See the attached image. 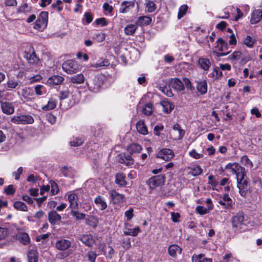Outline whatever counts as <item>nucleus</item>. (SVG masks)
<instances>
[{
  "instance_id": "f8f14e48",
  "label": "nucleus",
  "mask_w": 262,
  "mask_h": 262,
  "mask_svg": "<svg viewBox=\"0 0 262 262\" xmlns=\"http://www.w3.org/2000/svg\"><path fill=\"white\" fill-rule=\"evenodd\" d=\"M111 199L114 204L119 203L124 201L125 196L123 194H120L114 190L108 191Z\"/></svg>"
},
{
  "instance_id": "bf43d9fd",
  "label": "nucleus",
  "mask_w": 262,
  "mask_h": 262,
  "mask_svg": "<svg viewBox=\"0 0 262 262\" xmlns=\"http://www.w3.org/2000/svg\"><path fill=\"white\" fill-rule=\"evenodd\" d=\"M83 143V140L80 138H75L70 142V145L72 146H78Z\"/></svg>"
},
{
  "instance_id": "338daca9",
  "label": "nucleus",
  "mask_w": 262,
  "mask_h": 262,
  "mask_svg": "<svg viewBox=\"0 0 262 262\" xmlns=\"http://www.w3.org/2000/svg\"><path fill=\"white\" fill-rule=\"evenodd\" d=\"M171 217L172 221L174 223H178L180 222V214L178 212H171Z\"/></svg>"
},
{
  "instance_id": "864d4df0",
  "label": "nucleus",
  "mask_w": 262,
  "mask_h": 262,
  "mask_svg": "<svg viewBox=\"0 0 262 262\" xmlns=\"http://www.w3.org/2000/svg\"><path fill=\"white\" fill-rule=\"evenodd\" d=\"M103 9L106 15H110V16L112 15V13L113 10L112 6L110 5L107 3H105L103 5Z\"/></svg>"
},
{
  "instance_id": "e433bc0d",
  "label": "nucleus",
  "mask_w": 262,
  "mask_h": 262,
  "mask_svg": "<svg viewBox=\"0 0 262 262\" xmlns=\"http://www.w3.org/2000/svg\"><path fill=\"white\" fill-rule=\"evenodd\" d=\"M115 182L120 186H124L126 185L125 180V176L121 173H118L116 175Z\"/></svg>"
},
{
  "instance_id": "603ef678",
  "label": "nucleus",
  "mask_w": 262,
  "mask_h": 262,
  "mask_svg": "<svg viewBox=\"0 0 262 262\" xmlns=\"http://www.w3.org/2000/svg\"><path fill=\"white\" fill-rule=\"evenodd\" d=\"M120 162L127 166H130L133 164V160L129 156H122L120 159Z\"/></svg>"
},
{
  "instance_id": "aec40b11",
  "label": "nucleus",
  "mask_w": 262,
  "mask_h": 262,
  "mask_svg": "<svg viewBox=\"0 0 262 262\" xmlns=\"http://www.w3.org/2000/svg\"><path fill=\"white\" fill-rule=\"evenodd\" d=\"M1 108L3 112L7 115L12 114L14 112V107L10 103L2 102Z\"/></svg>"
},
{
  "instance_id": "c756f323",
  "label": "nucleus",
  "mask_w": 262,
  "mask_h": 262,
  "mask_svg": "<svg viewBox=\"0 0 262 262\" xmlns=\"http://www.w3.org/2000/svg\"><path fill=\"white\" fill-rule=\"evenodd\" d=\"M85 78L84 75L81 74H78L70 78V81L74 84H82L84 82Z\"/></svg>"
},
{
  "instance_id": "de8ad7c7",
  "label": "nucleus",
  "mask_w": 262,
  "mask_h": 262,
  "mask_svg": "<svg viewBox=\"0 0 262 262\" xmlns=\"http://www.w3.org/2000/svg\"><path fill=\"white\" fill-rule=\"evenodd\" d=\"M153 111V106L151 103H148L145 104L142 109L143 113L147 115H150Z\"/></svg>"
},
{
  "instance_id": "2f4dec72",
  "label": "nucleus",
  "mask_w": 262,
  "mask_h": 262,
  "mask_svg": "<svg viewBox=\"0 0 262 262\" xmlns=\"http://www.w3.org/2000/svg\"><path fill=\"white\" fill-rule=\"evenodd\" d=\"M95 204L100 208V210H103L107 207V204L105 199L101 196H97L94 200Z\"/></svg>"
},
{
  "instance_id": "69168bd1",
  "label": "nucleus",
  "mask_w": 262,
  "mask_h": 262,
  "mask_svg": "<svg viewBox=\"0 0 262 262\" xmlns=\"http://www.w3.org/2000/svg\"><path fill=\"white\" fill-rule=\"evenodd\" d=\"M133 212L134 210L132 208H129L125 212L124 215L127 218V221H130L133 218L134 216Z\"/></svg>"
},
{
  "instance_id": "f257e3e1",
  "label": "nucleus",
  "mask_w": 262,
  "mask_h": 262,
  "mask_svg": "<svg viewBox=\"0 0 262 262\" xmlns=\"http://www.w3.org/2000/svg\"><path fill=\"white\" fill-rule=\"evenodd\" d=\"M48 20V13L41 12L35 21L33 28L38 31L42 32L47 28Z\"/></svg>"
},
{
  "instance_id": "052dcab7",
  "label": "nucleus",
  "mask_w": 262,
  "mask_h": 262,
  "mask_svg": "<svg viewBox=\"0 0 262 262\" xmlns=\"http://www.w3.org/2000/svg\"><path fill=\"white\" fill-rule=\"evenodd\" d=\"M146 8L148 12H152L156 10V5L152 1H149L146 4Z\"/></svg>"
},
{
  "instance_id": "bb28decb",
  "label": "nucleus",
  "mask_w": 262,
  "mask_h": 262,
  "mask_svg": "<svg viewBox=\"0 0 262 262\" xmlns=\"http://www.w3.org/2000/svg\"><path fill=\"white\" fill-rule=\"evenodd\" d=\"M141 146L137 143H132L130 144L127 147V151L130 154H138L142 150Z\"/></svg>"
},
{
  "instance_id": "0e129e2a",
  "label": "nucleus",
  "mask_w": 262,
  "mask_h": 262,
  "mask_svg": "<svg viewBox=\"0 0 262 262\" xmlns=\"http://www.w3.org/2000/svg\"><path fill=\"white\" fill-rule=\"evenodd\" d=\"M46 118L48 121L52 124H55L56 121V117L51 113L48 114Z\"/></svg>"
},
{
  "instance_id": "37998d69",
  "label": "nucleus",
  "mask_w": 262,
  "mask_h": 262,
  "mask_svg": "<svg viewBox=\"0 0 262 262\" xmlns=\"http://www.w3.org/2000/svg\"><path fill=\"white\" fill-rule=\"evenodd\" d=\"M151 18L149 16H141L139 17L137 24L140 25H148L151 22Z\"/></svg>"
},
{
  "instance_id": "ddd939ff",
  "label": "nucleus",
  "mask_w": 262,
  "mask_h": 262,
  "mask_svg": "<svg viewBox=\"0 0 262 262\" xmlns=\"http://www.w3.org/2000/svg\"><path fill=\"white\" fill-rule=\"evenodd\" d=\"M169 85L178 92L182 91L185 89L183 82L177 78L171 79L169 81Z\"/></svg>"
},
{
  "instance_id": "393cba45",
  "label": "nucleus",
  "mask_w": 262,
  "mask_h": 262,
  "mask_svg": "<svg viewBox=\"0 0 262 262\" xmlns=\"http://www.w3.org/2000/svg\"><path fill=\"white\" fill-rule=\"evenodd\" d=\"M256 43V39L253 36L247 35L243 39V43L249 48H253Z\"/></svg>"
},
{
  "instance_id": "13d9d810",
  "label": "nucleus",
  "mask_w": 262,
  "mask_h": 262,
  "mask_svg": "<svg viewBox=\"0 0 262 262\" xmlns=\"http://www.w3.org/2000/svg\"><path fill=\"white\" fill-rule=\"evenodd\" d=\"M59 191L58 187L55 182H53L51 183V190L50 193L51 195H54L58 193Z\"/></svg>"
},
{
  "instance_id": "dca6fc26",
  "label": "nucleus",
  "mask_w": 262,
  "mask_h": 262,
  "mask_svg": "<svg viewBox=\"0 0 262 262\" xmlns=\"http://www.w3.org/2000/svg\"><path fill=\"white\" fill-rule=\"evenodd\" d=\"M71 245L70 241L65 239L58 240L55 243L56 248L61 251L66 250Z\"/></svg>"
},
{
  "instance_id": "423d86ee",
  "label": "nucleus",
  "mask_w": 262,
  "mask_h": 262,
  "mask_svg": "<svg viewBox=\"0 0 262 262\" xmlns=\"http://www.w3.org/2000/svg\"><path fill=\"white\" fill-rule=\"evenodd\" d=\"M165 181L164 175L160 174L154 176L148 180L147 184L151 189H154L156 187L163 185Z\"/></svg>"
},
{
  "instance_id": "b1692460",
  "label": "nucleus",
  "mask_w": 262,
  "mask_h": 262,
  "mask_svg": "<svg viewBox=\"0 0 262 262\" xmlns=\"http://www.w3.org/2000/svg\"><path fill=\"white\" fill-rule=\"evenodd\" d=\"M160 104L163 107V111L167 114L170 113L174 107V104L167 100H162Z\"/></svg>"
},
{
  "instance_id": "9d476101",
  "label": "nucleus",
  "mask_w": 262,
  "mask_h": 262,
  "mask_svg": "<svg viewBox=\"0 0 262 262\" xmlns=\"http://www.w3.org/2000/svg\"><path fill=\"white\" fill-rule=\"evenodd\" d=\"M225 169L232 174H235L236 177L237 175L241 174V173H244L245 170V169L237 163H228L225 166Z\"/></svg>"
},
{
  "instance_id": "20e7f679",
  "label": "nucleus",
  "mask_w": 262,
  "mask_h": 262,
  "mask_svg": "<svg viewBox=\"0 0 262 262\" xmlns=\"http://www.w3.org/2000/svg\"><path fill=\"white\" fill-rule=\"evenodd\" d=\"M24 57L31 64H37L39 62V59L36 56L34 48L29 46L24 52Z\"/></svg>"
},
{
  "instance_id": "0eeeda50",
  "label": "nucleus",
  "mask_w": 262,
  "mask_h": 262,
  "mask_svg": "<svg viewBox=\"0 0 262 262\" xmlns=\"http://www.w3.org/2000/svg\"><path fill=\"white\" fill-rule=\"evenodd\" d=\"M11 121L16 124H32L34 121V118L29 115H20L13 116Z\"/></svg>"
},
{
  "instance_id": "ea45409f",
  "label": "nucleus",
  "mask_w": 262,
  "mask_h": 262,
  "mask_svg": "<svg viewBox=\"0 0 262 262\" xmlns=\"http://www.w3.org/2000/svg\"><path fill=\"white\" fill-rule=\"evenodd\" d=\"M172 128L175 133L178 134V136L177 137V139L181 140L184 136L185 131L181 128L180 126L178 124H174Z\"/></svg>"
},
{
  "instance_id": "412c9836",
  "label": "nucleus",
  "mask_w": 262,
  "mask_h": 262,
  "mask_svg": "<svg viewBox=\"0 0 262 262\" xmlns=\"http://www.w3.org/2000/svg\"><path fill=\"white\" fill-rule=\"evenodd\" d=\"M136 128L138 132L140 134L146 135L148 133L147 127L143 120H139L137 123Z\"/></svg>"
},
{
  "instance_id": "a18cd8bd",
  "label": "nucleus",
  "mask_w": 262,
  "mask_h": 262,
  "mask_svg": "<svg viewBox=\"0 0 262 262\" xmlns=\"http://www.w3.org/2000/svg\"><path fill=\"white\" fill-rule=\"evenodd\" d=\"M211 210H212V207L211 206L207 207V208H205L202 206H198L196 207V212L201 215H204V214H207Z\"/></svg>"
},
{
  "instance_id": "58836bf2",
  "label": "nucleus",
  "mask_w": 262,
  "mask_h": 262,
  "mask_svg": "<svg viewBox=\"0 0 262 262\" xmlns=\"http://www.w3.org/2000/svg\"><path fill=\"white\" fill-rule=\"evenodd\" d=\"M241 163L247 168H252L253 164L247 156H243L241 158Z\"/></svg>"
},
{
  "instance_id": "09e8293b",
  "label": "nucleus",
  "mask_w": 262,
  "mask_h": 262,
  "mask_svg": "<svg viewBox=\"0 0 262 262\" xmlns=\"http://www.w3.org/2000/svg\"><path fill=\"white\" fill-rule=\"evenodd\" d=\"M211 75L213 79H217L222 77V72L219 68L215 67L213 69Z\"/></svg>"
},
{
  "instance_id": "1a4fd4ad",
  "label": "nucleus",
  "mask_w": 262,
  "mask_h": 262,
  "mask_svg": "<svg viewBox=\"0 0 262 262\" xmlns=\"http://www.w3.org/2000/svg\"><path fill=\"white\" fill-rule=\"evenodd\" d=\"M174 156V154L173 151L168 148H163L159 150L156 155L157 158L162 159L165 161L171 160Z\"/></svg>"
},
{
  "instance_id": "a878e982",
  "label": "nucleus",
  "mask_w": 262,
  "mask_h": 262,
  "mask_svg": "<svg viewBox=\"0 0 262 262\" xmlns=\"http://www.w3.org/2000/svg\"><path fill=\"white\" fill-rule=\"evenodd\" d=\"M134 4L132 2H123L122 3L119 9V12L122 13H127L129 10L133 8Z\"/></svg>"
},
{
  "instance_id": "5fc2aeb1",
  "label": "nucleus",
  "mask_w": 262,
  "mask_h": 262,
  "mask_svg": "<svg viewBox=\"0 0 262 262\" xmlns=\"http://www.w3.org/2000/svg\"><path fill=\"white\" fill-rule=\"evenodd\" d=\"M71 213L77 220H83L85 217L84 214L80 213L77 211L74 210L73 209H72L71 211Z\"/></svg>"
},
{
  "instance_id": "8fccbe9b",
  "label": "nucleus",
  "mask_w": 262,
  "mask_h": 262,
  "mask_svg": "<svg viewBox=\"0 0 262 262\" xmlns=\"http://www.w3.org/2000/svg\"><path fill=\"white\" fill-rule=\"evenodd\" d=\"M188 8V7L186 5H183L179 8V12L178 13V18L179 19L182 18L185 15Z\"/></svg>"
},
{
  "instance_id": "49530a36",
  "label": "nucleus",
  "mask_w": 262,
  "mask_h": 262,
  "mask_svg": "<svg viewBox=\"0 0 262 262\" xmlns=\"http://www.w3.org/2000/svg\"><path fill=\"white\" fill-rule=\"evenodd\" d=\"M35 93L38 96L44 95L47 92L46 88L42 85H37L34 88Z\"/></svg>"
},
{
  "instance_id": "5701e85b",
  "label": "nucleus",
  "mask_w": 262,
  "mask_h": 262,
  "mask_svg": "<svg viewBox=\"0 0 262 262\" xmlns=\"http://www.w3.org/2000/svg\"><path fill=\"white\" fill-rule=\"evenodd\" d=\"M192 262H212V258H207L203 254H194L191 258Z\"/></svg>"
},
{
  "instance_id": "680f3d73",
  "label": "nucleus",
  "mask_w": 262,
  "mask_h": 262,
  "mask_svg": "<svg viewBox=\"0 0 262 262\" xmlns=\"http://www.w3.org/2000/svg\"><path fill=\"white\" fill-rule=\"evenodd\" d=\"M62 2L61 0H57L55 3L51 5L53 9H56V6H58V12H61L63 10L62 6H61Z\"/></svg>"
},
{
  "instance_id": "4468645a",
  "label": "nucleus",
  "mask_w": 262,
  "mask_h": 262,
  "mask_svg": "<svg viewBox=\"0 0 262 262\" xmlns=\"http://www.w3.org/2000/svg\"><path fill=\"white\" fill-rule=\"evenodd\" d=\"M260 9H255L251 14L250 22L252 24H255L262 18V3L260 6Z\"/></svg>"
},
{
  "instance_id": "6e6d98bb",
  "label": "nucleus",
  "mask_w": 262,
  "mask_h": 262,
  "mask_svg": "<svg viewBox=\"0 0 262 262\" xmlns=\"http://www.w3.org/2000/svg\"><path fill=\"white\" fill-rule=\"evenodd\" d=\"M189 155L194 159H199L203 157V154L198 153L195 149L190 151Z\"/></svg>"
},
{
  "instance_id": "79ce46f5",
  "label": "nucleus",
  "mask_w": 262,
  "mask_h": 262,
  "mask_svg": "<svg viewBox=\"0 0 262 262\" xmlns=\"http://www.w3.org/2000/svg\"><path fill=\"white\" fill-rule=\"evenodd\" d=\"M13 207L17 210L21 211H27L28 210V207L26 205L20 201H16L14 203Z\"/></svg>"
},
{
  "instance_id": "9b49d317",
  "label": "nucleus",
  "mask_w": 262,
  "mask_h": 262,
  "mask_svg": "<svg viewBox=\"0 0 262 262\" xmlns=\"http://www.w3.org/2000/svg\"><path fill=\"white\" fill-rule=\"evenodd\" d=\"M79 195L74 193L68 194V200L70 203V206L72 209L78 208L79 205H81L82 202L79 200Z\"/></svg>"
},
{
  "instance_id": "7ed1b4c3",
  "label": "nucleus",
  "mask_w": 262,
  "mask_h": 262,
  "mask_svg": "<svg viewBox=\"0 0 262 262\" xmlns=\"http://www.w3.org/2000/svg\"><path fill=\"white\" fill-rule=\"evenodd\" d=\"M231 222L232 227L235 231L241 232L246 229V223L243 214H237L234 216L232 218Z\"/></svg>"
},
{
  "instance_id": "3c124183",
  "label": "nucleus",
  "mask_w": 262,
  "mask_h": 262,
  "mask_svg": "<svg viewBox=\"0 0 262 262\" xmlns=\"http://www.w3.org/2000/svg\"><path fill=\"white\" fill-rule=\"evenodd\" d=\"M108 64V62L107 60L103 59H100L95 63L92 64L91 67L92 68H100L103 66H105Z\"/></svg>"
},
{
  "instance_id": "f704fd0d",
  "label": "nucleus",
  "mask_w": 262,
  "mask_h": 262,
  "mask_svg": "<svg viewBox=\"0 0 262 262\" xmlns=\"http://www.w3.org/2000/svg\"><path fill=\"white\" fill-rule=\"evenodd\" d=\"M57 104V100L56 99L51 98L49 100L48 104L42 107V109L46 111L52 110L56 107Z\"/></svg>"
},
{
  "instance_id": "e2e57ef3",
  "label": "nucleus",
  "mask_w": 262,
  "mask_h": 262,
  "mask_svg": "<svg viewBox=\"0 0 262 262\" xmlns=\"http://www.w3.org/2000/svg\"><path fill=\"white\" fill-rule=\"evenodd\" d=\"M8 234V229L4 227H0V240L4 239Z\"/></svg>"
},
{
  "instance_id": "4c0bfd02",
  "label": "nucleus",
  "mask_w": 262,
  "mask_h": 262,
  "mask_svg": "<svg viewBox=\"0 0 262 262\" xmlns=\"http://www.w3.org/2000/svg\"><path fill=\"white\" fill-rule=\"evenodd\" d=\"M6 85L8 89L12 90L16 89L19 86V82L14 78H10L8 79Z\"/></svg>"
},
{
  "instance_id": "6e6552de",
  "label": "nucleus",
  "mask_w": 262,
  "mask_h": 262,
  "mask_svg": "<svg viewBox=\"0 0 262 262\" xmlns=\"http://www.w3.org/2000/svg\"><path fill=\"white\" fill-rule=\"evenodd\" d=\"M102 77L101 75L95 76L94 79L87 82V85L89 90L93 92H97L100 90L102 84Z\"/></svg>"
},
{
  "instance_id": "f3484780",
  "label": "nucleus",
  "mask_w": 262,
  "mask_h": 262,
  "mask_svg": "<svg viewBox=\"0 0 262 262\" xmlns=\"http://www.w3.org/2000/svg\"><path fill=\"white\" fill-rule=\"evenodd\" d=\"M64 80V78L59 75H53L49 77L47 80V84L50 86L61 84Z\"/></svg>"
},
{
  "instance_id": "7c9ffc66",
  "label": "nucleus",
  "mask_w": 262,
  "mask_h": 262,
  "mask_svg": "<svg viewBox=\"0 0 262 262\" xmlns=\"http://www.w3.org/2000/svg\"><path fill=\"white\" fill-rule=\"evenodd\" d=\"M168 251L169 254L172 257H176L181 253V249L177 245H170Z\"/></svg>"
},
{
  "instance_id": "6ab92c4d",
  "label": "nucleus",
  "mask_w": 262,
  "mask_h": 262,
  "mask_svg": "<svg viewBox=\"0 0 262 262\" xmlns=\"http://www.w3.org/2000/svg\"><path fill=\"white\" fill-rule=\"evenodd\" d=\"M196 90L201 95L205 94L207 92V83L205 80L196 81Z\"/></svg>"
},
{
  "instance_id": "c03bdc74",
  "label": "nucleus",
  "mask_w": 262,
  "mask_h": 262,
  "mask_svg": "<svg viewBox=\"0 0 262 262\" xmlns=\"http://www.w3.org/2000/svg\"><path fill=\"white\" fill-rule=\"evenodd\" d=\"M29 262H38V253L35 250H31L28 254Z\"/></svg>"
},
{
  "instance_id": "a19ab883",
  "label": "nucleus",
  "mask_w": 262,
  "mask_h": 262,
  "mask_svg": "<svg viewBox=\"0 0 262 262\" xmlns=\"http://www.w3.org/2000/svg\"><path fill=\"white\" fill-rule=\"evenodd\" d=\"M140 232V229L139 227H136L133 229H126L124 231V233L126 235H130L133 236H137Z\"/></svg>"
},
{
  "instance_id": "4d7b16f0",
  "label": "nucleus",
  "mask_w": 262,
  "mask_h": 262,
  "mask_svg": "<svg viewBox=\"0 0 262 262\" xmlns=\"http://www.w3.org/2000/svg\"><path fill=\"white\" fill-rule=\"evenodd\" d=\"M164 129L163 125L161 124H158L154 127V134L157 136L160 135V132Z\"/></svg>"
},
{
  "instance_id": "cd10ccee",
  "label": "nucleus",
  "mask_w": 262,
  "mask_h": 262,
  "mask_svg": "<svg viewBox=\"0 0 262 262\" xmlns=\"http://www.w3.org/2000/svg\"><path fill=\"white\" fill-rule=\"evenodd\" d=\"M198 63L200 68L205 71H208L211 66L210 61L206 58H199Z\"/></svg>"
},
{
  "instance_id": "72a5a7b5",
  "label": "nucleus",
  "mask_w": 262,
  "mask_h": 262,
  "mask_svg": "<svg viewBox=\"0 0 262 262\" xmlns=\"http://www.w3.org/2000/svg\"><path fill=\"white\" fill-rule=\"evenodd\" d=\"M21 94L23 97L27 100L33 98L34 94L32 90L30 88H24L22 89Z\"/></svg>"
},
{
  "instance_id": "c85d7f7f",
  "label": "nucleus",
  "mask_w": 262,
  "mask_h": 262,
  "mask_svg": "<svg viewBox=\"0 0 262 262\" xmlns=\"http://www.w3.org/2000/svg\"><path fill=\"white\" fill-rule=\"evenodd\" d=\"M188 169L190 170L188 173L194 177L200 175L203 172V169L198 165L190 166L188 167Z\"/></svg>"
},
{
  "instance_id": "4be33fe9",
  "label": "nucleus",
  "mask_w": 262,
  "mask_h": 262,
  "mask_svg": "<svg viewBox=\"0 0 262 262\" xmlns=\"http://www.w3.org/2000/svg\"><path fill=\"white\" fill-rule=\"evenodd\" d=\"M80 241L85 245L91 247L95 243V237L91 235H83L81 237Z\"/></svg>"
},
{
  "instance_id": "f03ea898",
  "label": "nucleus",
  "mask_w": 262,
  "mask_h": 262,
  "mask_svg": "<svg viewBox=\"0 0 262 262\" xmlns=\"http://www.w3.org/2000/svg\"><path fill=\"white\" fill-rule=\"evenodd\" d=\"M63 70L68 74L76 73L81 70V66L74 60H68L62 65Z\"/></svg>"
},
{
  "instance_id": "c9c22d12",
  "label": "nucleus",
  "mask_w": 262,
  "mask_h": 262,
  "mask_svg": "<svg viewBox=\"0 0 262 262\" xmlns=\"http://www.w3.org/2000/svg\"><path fill=\"white\" fill-rule=\"evenodd\" d=\"M138 28L137 24H129L124 28V32L127 35H132Z\"/></svg>"
},
{
  "instance_id": "39448f33",
  "label": "nucleus",
  "mask_w": 262,
  "mask_h": 262,
  "mask_svg": "<svg viewBox=\"0 0 262 262\" xmlns=\"http://www.w3.org/2000/svg\"><path fill=\"white\" fill-rule=\"evenodd\" d=\"M236 179L237 187L239 189L240 194L243 196H246L249 188V185L247 180L245 178L244 173H241V174L237 175Z\"/></svg>"
},
{
  "instance_id": "774afa93",
  "label": "nucleus",
  "mask_w": 262,
  "mask_h": 262,
  "mask_svg": "<svg viewBox=\"0 0 262 262\" xmlns=\"http://www.w3.org/2000/svg\"><path fill=\"white\" fill-rule=\"evenodd\" d=\"M87 255L90 262H95L97 254L95 252L90 251L87 253Z\"/></svg>"
},
{
  "instance_id": "2eb2a0df",
  "label": "nucleus",
  "mask_w": 262,
  "mask_h": 262,
  "mask_svg": "<svg viewBox=\"0 0 262 262\" xmlns=\"http://www.w3.org/2000/svg\"><path fill=\"white\" fill-rule=\"evenodd\" d=\"M48 220L52 225L59 224L61 217L56 211L53 210L49 213Z\"/></svg>"
},
{
  "instance_id": "a211bd4d",
  "label": "nucleus",
  "mask_w": 262,
  "mask_h": 262,
  "mask_svg": "<svg viewBox=\"0 0 262 262\" xmlns=\"http://www.w3.org/2000/svg\"><path fill=\"white\" fill-rule=\"evenodd\" d=\"M219 203L224 206L225 208L228 209L232 207L233 202L228 194H225L223 195L222 198L219 200Z\"/></svg>"
},
{
  "instance_id": "473e14b6",
  "label": "nucleus",
  "mask_w": 262,
  "mask_h": 262,
  "mask_svg": "<svg viewBox=\"0 0 262 262\" xmlns=\"http://www.w3.org/2000/svg\"><path fill=\"white\" fill-rule=\"evenodd\" d=\"M227 43L222 38H219L216 41L215 48L220 51H224L227 49Z\"/></svg>"
}]
</instances>
